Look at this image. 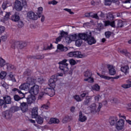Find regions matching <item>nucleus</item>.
I'll return each instance as SVG.
<instances>
[{"label":"nucleus","instance_id":"bf43d9fd","mask_svg":"<svg viewBox=\"0 0 131 131\" xmlns=\"http://www.w3.org/2000/svg\"><path fill=\"white\" fill-rule=\"evenodd\" d=\"M8 38V36L7 35H4L1 37V39L3 41H6Z\"/></svg>","mask_w":131,"mask_h":131},{"label":"nucleus","instance_id":"58836bf2","mask_svg":"<svg viewBox=\"0 0 131 131\" xmlns=\"http://www.w3.org/2000/svg\"><path fill=\"white\" fill-rule=\"evenodd\" d=\"M98 75L101 77V78H103V79H106L107 80H109L111 79L112 78L109 76H105L104 75L100 74L98 73Z\"/></svg>","mask_w":131,"mask_h":131},{"label":"nucleus","instance_id":"8fccbe9b","mask_svg":"<svg viewBox=\"0 0 131 131\" xmlns=\"http://www.w3.org/2000/svg\"><path fill=\"white\" fill-rule=\"evenodd\" d=\"M112 2H113V0H105L104 5L105 6H110L112 4Z\"/></svg>","mask_w":131,"mask_h":131},{"label":"nucleus","instance_id":"f3484780","mask_svg":"<svg viewBox=\"0 0 131 131\" xmlns=\"http://www.w3.org/2000/svg\"><path fill=\"white\" fill-rule=\"evenodd\" d=\"M107 68L109 70V73L111 75H115L116 74V70L114 68V67L110 64L107 65Z\"/></svg>","mask_w":131,"mask_h":131},{"label":"nucleus","instance_id":"09e8293b","mask_svg":"<svg viewBox=\"0 0 131 131\" xmlns=\"http://www.w3.org/2000/svg\"><path fill=\"white\" fill-rule=\"evenodd\" d=\"M6 31V28L3 26H0V35H2Z\"/></svg>","mask_w":131,"mask_h":131},{"label":"nucleus","instance_id":"2f4dec72","mask_svg":"<svg viewBox=\"0 0 131 131\" xmlns=\"http://www.w3.org/2000/svg\"><path fill=\"white\" fill-rule=\"evenodd\" d=\"M117 120H118V118L117 117H114L111 121L110 122L111 125H114V124H116V122H117Z\"/></svg>","mask_w":131,"mask_h":131},{"label":"nucleus","instance_id":"13d9d810","mask_svg":"<svg viewBox=\"0 0 131 131\" xmlns=\"http://www.w3.org/2000/svg\"><path fill=\"white\" fill-rule=\"evenodd\" d=\"M23 26H24V24L23 23V21H18V27H19V28H22Z\"/></svg>","mask_w":131,"mask_h":131},{"label":"nucleus","instance_id":"a19ab883","mask_svg":"<svg viewBox=\"0 0 131 131\" xmlns=\"http://www.w3.org/2000/svg\"><path fill=\"white\" fill-rule=\"evenodd\" d=\"M74 99H75V100L77 101V102H81L82 101L83 99L79 96V95H76L74 96Z\"/></svg>","mask_w":131,"mask_h":131},{"label":"nucleus","instance_id":"423d86ee","mask_svg":"<svg viewBox=\"0 0 131 131\" xmlns=\"http://www.w3.org/2000/svg\"><path fill=\"white\" fill-rule=\"evenodd\" d=\"M68 56L71 58L73 57H75V58H85V57H86V55L81 54V52L79 51L71 52L68 54Z\"/></svg>","mask_w":131,"mask_h":131},{"label":"nucleus","instance_id":"680f3d73","mask_svg":"<svg viewBox=\"0 0 131 131\" xmlns=\"http://www.w3.org/2000/svg\"><path fill=\"white\" fill-rule=\"evenodd\" d=\"M45 56L41 55H38L36 57H34V59H43Z\"/></svg>","mask_w":131,"mask_h":131},{"label":"nucleus","instance_id":"cd10ccee","mask_svg":"<svg viewBox=\"0 0 131 131\" xmlns=\"http://www.w3.org/2000/svg\"><path fill=\"white\" fill-rule=\"evenodd\" d=\"M77 37H78L80 39H78L76 40V42H75L76 46V47H80L81 46V43H82V39L79 37V34H78V36H77Z\"/></svg>","mask_w":131,"mask_h":131},{"label":"nucleus","instance_id":"052dcab7","mask_svg":"<svg viewBox=\"0 0 131 131\" xmlns=\"http://www.w3.org/2000/svg\"><path fill=\"white\" fill-rule=\"evenodd\" d=\"M58 4V2L55 1V0H53L52 1H50L49 2V5H57Z\"/></svg>","mask_w":131,"mask_h":131},{"label":"nucleus","instance_id":"f03ea898","mask_svg":"<svg viewBox=\"0 0 131 131\" xmlns=\"http://www.w3.org/2000/svg\"><path fill=\"white\" fill-rule=\"evenodd\" d=\"M25 76L27 77L26 83L21 84L19 87V90L21 91H29L30 90V88L32 85L35 84V82L36 81V79H33L32 80V77L31 75L30 70H27L24 72Z\"/></svg>","mask_w":131,"mask_h":131},{"label":"nucleus","instance_id":"774afa93","mask_svg":"<svg viewBox=\"0 0 131 131\" xmlns=\"http://www.w3.org/2000/svg\"><path fill=\"white\" fill-rule=\"evenodd\" d=\"M127 106L128 107H126L127 110H129L131 112V103L128 104Z\"/></svg>","mask_w":131,"mask_h":131},{"label":"nucleus","instance_id":"7c9ffc66","mask_svg":"<svg viewBox=\"0 0 131 131\" xmlns=\"http://www.w3.org/2000/svg\"><path fill=\"white\" fill-rule=\"evenodd\" d=\"M84 76L86 78L91 77L92 76V72H91L90 70H88L84 73Z\"/></svg>","mask_w":131,"mask_h":131},{"label":"nucleus","instance_id":"dca6fc26","mask_svg":"<svg viewBox=\"0 0 131 131\" xmlns=\"http://www.w3.org/2000/svg\"><path fill=\"white\" fill-rule=\"evenodd\" d=\"M35 100H36L35 96L32 95H29L27 98V100L28 104H32V103H34V102H35Z\"/></svg>","mask_w":131,"mask_h":131},{"label":"nucleus","instance_id":"7ed1b4c3","mask_svg":"<svg viewBox=\"0 0 131 131\" xmlns=\"http://www.w3.org/2000/svg\"><path fill=\"white\" fill-rule=\"evenodd\" d=\"M79 37H80L81 39L87 41L89 45H92L95 44L96 42V39L94 37L92 36V32L88 31L86 33L79 34Z\"/></svg>","mask_w":131,"mask_h":131},{"label":"nucleus","instance_id":"c9c22d12","mask_svg":"<svg viewBox=\"0 0 131 131\" xmlns=\"http://www.w3.org/2000/svg\"><path fill=\"white\" fill-rule=\"evenodd\" d=\"M129 80H128L127 81V82L128 84H123L122 85V88L123 89H129V88H131V83H129Z\"/></svg>","mask_w":131,"mask_h":131},{"label":"nucleus","instance_id":"393cba45","mask_svg":"<svg viewBox=\"0 0 131 131\" xmlns=\"http://www.w3.org/2000/svg\"><path fill=\"white\" fill-rule=\"evenodd\" d=\"M111 26L112 27H115V21H110V20H106L104 21V26Z\"/></svg>","mask_w":131,"mask_h":131},{"label":"nucleus","instance_id":"9b49d317","mask_svg":"<svg viewBox=\"0 0 131 131\" xmlns=\"http://www.w3.org/2000/svg\"><path fill=\"white\" fill-rule=\"evenodd\" d=\"M27 18L31 19V20H37L38 16L37 15V14H35L34 12L30 11L27 13Z\"/></svg>","mask_w":131,"mask_h":131},{"label":"nucleus","instance_id":"c85d7f7f","mask_svg":"<svg viewBox=\"0 0 131 131\" xmlns=\"http://www.w3.org/2000/svg\"><path fill=\"white\" fill-rule=\"evenodd\" d=\"M91 88L92 91H95V92H99V91H100V85L98 84L92 85Z\"/></svg>","mask_w":131,"mask_h":131},{"label":"nucleus","instance_id":"aec40b11","mask_svg":"<svg viewBox=\"0 0 131 131\" xmlns=\"http://www.w3.org/2000/svg\"><path fill=\"white\" fill-rule=\"evenodd\" d=\"M30 73H31L30 76L32 77V80L33 79L36 80L35 83L36 82V81H37L38 82H39V83H40L41 84V83H43V82H45V80H43V78L42 77H40V78L34 77L33 76L31 75V71H30Z\"/></svg>","mask_w":131,"mask_h":131},{"label":"nucleus","instance_id":"5701e85b","mask_svg":"<svg viewBox=\"0 0 131 131\" xmlns=\"http://www.w3.org/2000/svg\"><path fill=\"white\" fill-rule=\"evenodd\" d=\"M3 99L5 101L4 103H5V104H11L12 103V99L10 96L6 95L4 96Z\"/></svg>","mask_w":131,"mask_h":131},{"label":"nucleus","instance_id":"1a4fd4ad","mask_svg":"<svg viewBox=\"0 0 131 131\" xmlns=\"http://www.w3.org/2000/svg\"><path fill=\"white\" fill-rule=\"evenodd\" d=\"M77 39V35H70L68 37H66V41L68 42V43H70V42L72 41H74V40H76Z\"/></svg>","mask_w":131,"mask_h":131},{"label":"nucleus","instance_id":"4d7b16f0","mask_svg":"<svg viewBox=\"0 0 131 131\" xmlns=\"http://www.w3.org/2000/svg\"><path fill=\"white\" fill-rule=\"evenodd\" d=\"M63 11H66V12H68V13H69V14H71V15H73V14H74L73 12L71 11V9H70L64 8L63 9Z\"/></svg>","mask_w":131,"mask_h":131},{"label":"nucleus","instance_id":"a878e982","mask_svg":"<svg viewBox=\"0 0 131 131\" xmlns=\"http://www.w3.org/2000/svg\"><path fill=\"white\" fill-rule=\"evenodd\" d=\"M11 15V13L10 12H6L4 18H2L1 21V22H3V23H5L6 21H8V19H10V16Z\"/></svg>","mask_w":131,"mask_h":131},{"label":"nucleus","instance_id":"ddd939ff","mask_svg":"<svg viewBox=\"0 0 131 131\" xmlns=\"http://www.w3.org/2000/svg\"><path fill=\"white\" fill-rule=\"evenodd\" d=\"M12 116H13L12 115V112L10 111H6L5 112H3V117L6 119H7V120L11 119V118H12Z\"/></svg>","mask_w":131,"mask_h":131},{"label":"nucleus","instance_id":"2eb2a0df","mask_svg":"<svg viewBox=\"0 0 131 131\" xmlns=\"http://www.w3.org/2000/svg\"><path fill=\"white\" fill-rule=\"evenodd\" d=\"M38 107H35L32 109L31 114L32 118H36L37 117V115H38Z\"/></svg>","mask_w":131,"mask_h":131},{"label":"nucleus","instance_id":"9d476101","mask_svg":"<svg viewBox=\"0 0 131 131\" xmlns=\"http://www.w3.org/2000/svg\"><path fill=\"white\" fill-rule=\"evenodd\" d=\"M14 9H16V11H22V9H23V6H22V4L19 0H16L14 3Z\"/></svg>","mask_w":131,"mask_h":131},{"label":"nucleus","instance_id":"864d4df0","mask_svg":"<svg viewBox=\"0 0 131 131\" xmlns=\"http://www.w3.org/2000/svg\"><path fill=\"white\" fill-rule=\"evenodd\" d=\"M29 121H30V122H31V123H34V126H36V127H37V128H39L38 125L35 124V120L33 119H29Z\"/></svg>","mask_w":131,"mask_h":131},{"label":"nucleus","instance_id":"0eeeda50","mask_svg":"<svg viewBox=\"0 0 131 131\" xmlns=\"http://www.w3.org/2000/svg\"><path fill=\"white\" fill-rule=\"evenodd\" d=\"M29 93L31 94V95H34L35 96L38 95V93H39V86L37 84L31 86Z\"/></svg>","mask_w":131,"mask_h":131},{"label":"nucleus","instance_id":"b1692460","mask_svg":"<svg viewBox=\"0 0 131 131\" xmlns=\"http://www.w3.org/2000/svg\"><path fill=\"white\" fill-rule=\"evenodd\" d=\"M11 20L14 22H18L20 20V16L17 13H15L11 16Z\"/></svg>","mask_w":131,"mask_h":131},{"label":"nucleus","instance_id":"20e7f679","mask_svg":"<svg viewBox=\"0 0 131 131\" xmlns=\"http://www.w3.org/2000/svg\"><path fill=\"white\" fill-rule=\"evenodd\" d=\"M59 69L62 70L64 73L69 71V64L67 63V59H63L62 61L59 62Z\"/></svg>","mask_w":131,"mask_h":131},{"label":"nucleus","instance_id":"a18cd8bd","mask_svg":"<svg viewBox=\"0 0 131 131\" xmlns=\"http://www.w3.org/2000/svg\"><path fill=\"white\" fill-rule=\"evenodd\" d=\"M107 20H110L111 21H112V20L114 19V16H113V14L111 13H108L107 16Z\"/></svg>","mask_w":131,"mask_h":131},{"label":"nucleus","instance_id":"de8ad7c7","mask_svg":"<svg viewBox=\"0 0 131 131\" xmlns=\"http://www.w3.org/2000/svg\"><path fill=\"white\" fill-rule=\"evenodd\" d=\"M12 91L13 92H17V93H18V94H20L21 95H23V96L24 97H25V94H24V93H22V92H21V91L19 90V89H17V88H14L12 90Z\"/></svg>","mask_w":131,"mask_h":131},{"label":"nucleus","instance_id":"6e6d98bb","mask_svg":"<svg viewBox=\"0 0 131 131\" xmlns=\"http://www.w3.org/2000/svg\"><path fill=\"white\" fill-rule=\"evenodd\" d=\"M111 34H112V33H111L110 31H107L105 33V35L106 38H109V37L111 36Z\"/></svg>","mask_w":131,"mask_h":131},{"label":"nucleus","instance_id":"c756f323","mask_svg":"<svg viewBox=\"0 0 131 131\" xmlns=\"http://www.w3.org/2000/svg\"><path fill=\"white\" fill-rule=\"evenodd\" d=\"M8 80H11L13 82H16V79H15V77L14 75H13V73H10L8 76Z\"/></svg>","mask_w":131,"mask_h":131},{"label":"nucleus","instance_id":"39448f33","mask_svg":"<svg viewBox=\"0 0 131 131\" xmlns=\"http://www.w3.org/2000/svg\"><path fill=\"white\" fill-rule=\"evenodd\" d=\"M102 106L103 105L101 103H99L98 106L97 108V104L96 103H94L92 104L90 106V111H91V113L95 114L97 112H100V111L101 110V108H102Z\"/></svg>","mask_w":131,"mask_h":131},{"label":"nucleus","instance_id":"e2e57ef3","mask_svg":"<svg viewBox=\"0 0 131 131\" xmlns=\"http://www.w3.org/2000/svg\"><path fill=\"white\" fill-rule=\"evenodd\" d=\"M62 37L61 36H59L58 37H57L56 39V41H55V43H58V42H59V41H60V40H61L62 39Z\"/></svg>","mask_w":131,"mask_h":131},{"label":"nucleus","instance_id":"4be33fe9","mask_svg":"<svg viewBox=\"0 0 131 131\" xmlns=\"http://www.w3.org/2000/svg\"><path fill=\"white\" fill-rule=\"evenodd\" d=\"M28 107L27 103L25 102H23L20 104V108L22 112H26L28 110Z\"/></svg>","mask_w":131,"mask_h":131},{"label":"nucleus","instance_id":"f8f14e48","mask_svg":"<svg viewBox=\"0 0 131 131\" xmlns=\"http://www.w3.org/2000/svg\"><path fill=\"white\" fill-rule=\"evenodd\" d=\"M124 125V120L123 119H120L117 123L116 128L118 130H121L123 129Z\"/></svg>","mask_w":131,"mask_h":131},{"label":"nucleus","instance_id":"f704fd0d","mask_svg":"<svg viewBox=\"0 0 131 131\" xmlns=\"http://www.w3.org/2000/svg\"><path fill=\"white\" fill-rule=\"evenodd\" d=\"M8 63L6 62V60L2 57H0V66L4 67V66L7 65Z\"/></svg>","mask_w":131,"mask_h":131},{"label":"nucleus","instance_id":"6e6552de","mask_svg":"<svg viewBox=\"0 0 131 131\" xmlns=\"http://www.w3.org/2000/svg\"><path fill=\"white\" fill-rule=\"evenodd\" d=\"M85 16L86 17H92V18H95V19H97L98 20L99 16L103 18V17H104V14H103V12L99 11L98 12V14L94 13L93 12L86 13Z\"/></svg>","mask_w":131,"mask_h":131},{"label":"nucleus","instance_id":"473e14b6","mask_svg":"<svg viewBox=\"0 0 131 131\" xmlns=\"http://www.w3.org/2000/svg\"><path fill=\"white\" fill-rule=\"evenodd\" d=\"M49 108H50V106H49V105L42 104L40 106V110H41V111H45V110H49Z\"/></svg>","mask_w":131,"mask_h":131},{"label":"nucleus","instance_id":"a211bd4d","mask_svg":"<svg viewBox=\"0 0 131 131\" xmlns=\"http://www.w3.org/2000/svg\"><path fill=\"white\" fill-rule=\"evenodd\" d=\"M58 50H59L60 52H67L68 51V48L67 47H64L63 45H58L57 50L55 51L58 53Z\"/></svg>","mask_w":131,"mask_h":131},{"label":"nucleus","instance_id":"0e129e2a","mask_svg":"<svg viewBox=\"0 0 131 131\" xmlns=\"http://www.w3.org/2000/svg\"><path fill=\"white\" fill-rule=\"evenodd\" d=\"M120 53H122V54H123L124 55H127L128 53H127V51L125 50H121L120 51Z\"/></svg>","mask_w":131,"mask_h":131},{"label":"nucleus","instance_id":"c03bdc74","mask_svg":"<svg viewBox=\"0 0 131 131\" xmlns=\"http://www.w3.org/2000/svg\"><path fill=\"white\" fill-rule=\"evenodd\" d=\"M6 66H7V69L8 70H12V69H14V66H13L9 63H7L6 64Z\"/></svg>","mask_w":131,"mask_h":131},{"label":"nucleus","instance_id":"ea45409f","mask_svg":"<svg viewBox=\"0 0 131 131\" xmlns=\"http://www.w3.org/2000/svg\"><path fill=\"white\" fill-rule=\"evenodd\" d=\"M10 6H11V4H9L8 2H5L2 4V8L4 10H6Z\"/></svg>","mask_w":131,"mask_h":131},{"label":"nucleus","instance_id":"f257e3e1","mask_svg":"<svg viewBox=\"0 0 131 131\" xmlns=\"http://www.w3.org/2000/svg\"><path fill=\"white\" fill-rule=\"evenodd\" d=\"M57 75H52L50 78L48 84L50 88H48L44 89V92H41L40 93L39 96L38 97V100H41V98L45 96V94L46 95H49L51 97H54L55 96V93H56V82L57 81Z\"/></svg>","mask_w":131,"mask_h":131},{"label":"nucleus","instance_id":"37998d69","mask_svg":"<svg viewBox=\"0 0 131 131\" xmlns=\"http://www.w3.org/2000/svg\"><path fill=\"white\" fill-rule=\"evenodd\" d=\"M59 36H60L61 38L65 37L67 36V33L63 31H60L59 33Z\"/></svg>","mask_w":131,"mask_h":131},{"label":"nucleus","instance_id":"603ef678","mask_svg":"<svg viewBox=\"0 0 131 131\" xmlns=\"http://www.w3.org/2000/svg\"><path fill=\"white\" fill-rule=\"evenodd\" d=\"M69 63L71 65L74 66V65H76L77 62L73 59H71L69 60Z\"/></svg>","mask_w":131,"mask_h":131},{"label":"nucleus","instance_id":"5fc2aeb1","mask_svg":"<svg viewBox=\"0 0 131 131\" xmlns=\"http://www.w3.org/2000/svg\"><path fill=\"white\" fill-rule=\"evenodd\" d=\"M1 84H2V86H3V88L6 89V90L9 89V85H8L7 83L5 82H2Z\"/></svg>","mask_w":131,"mask_h":131},{"label":"nucleus","instance_id":"412c9836","mask_svg":"<svg viewBox=\"0 0 131 131\" xmlns=\"http://www.w3.org/2000/svg\"><path fill=\"white\" fill-rule=\"evenodd\" d=\"M121 71L125 75L127 74V73H128V71H129V68L128 67V66L126 65L121 67Z\"/></svg>","mask_w":131,"mask_h":131},{"label":"nucleus","instance_id":"72a5a7b5","mask_svg":"<svg viewBox=\"0 0 131 131\" xmlns=\"http://www.w3.org/2000/svg\"><path fill=\"white\" fill-rule=\"evenodd\" d=\"M7 72L6 71H1L0 72V78L1 79H5L6 76H7Z\"/></svg>","mask_w":131,"mask_h":131},{"label":"nucleus","instance_id":"6ab92c4d","mask_svg":"<svg viewBox=\"0 0 131 131\" xmlns=\"http://www.w3.org/2000/svg\"><path fill=\"white\" fill-rule=\"evenodd\" d=\"M86 119H88L86 116L82 115V112H80L78 119L79 121H80V122H84Z\"/></svg>","mask_w":131,"mask_h":131},{"label":"nucleus","instance_id":"bb28decb","mask_svg":"<svg viewBox=\"0 0 131 131\" xmlns=\"http://www.w3.org/2000/svg\"><path fill=\"white\" fill-rule=\"evenodd\" d=\"M36 121L38 123V124H42L43 123V118H42L40 116H38L37 118H36Z\"/></svg>","mask_w":131,"mask_h":131},{"label":"nucleus","instance_id":"3c124183","mask_svg":"<svg viewBox=\"0 0 131 131\" xmlns=\"http://www.w3.org/2000/svg\"><path fill=\"white\" fill-rule=\"evenodd\" d=\"M118 27H122L123 26V21L121 20H119L117 21Z\"/></svg>","mask_w":131,"mask_h":131},{"label":"nucleus","instance_id":"338daca9","mask_svg":"<svg viewBox=\"0 0 131 131\" xmlns=\"http://www.w3.org/2000/svg\"><path fill=\"white\" fill-rule=\"evenodd\" d=\"M43 10V9L42 8V7H39L38 8V13L39 14H40V13H42Z\"/></svg>","mask_w":131,"mask_h":131},{"label":"nucleus","instance_id":"69168bd1","mask_svg":"<svg viewBox=\"0 0 131 131\" xmlns=\"http://www.w3.org/2000/svg\"><path fill=\"white\" fill-rule=\"evenodd\" d=\"M110 102H111V103H117V99L113 98L111 100H110Z\"/></svg>","mask_w":131,"mask_h":131},{"label":"nucleus","instance_id":"79ce46f5","mask_svg":"<svg viewBox=\"0 0 131 131\" xmlns=\"http://www.w3.org/2000/svg\"><path fill=\"white\" fill-rule=\"evenodd\" d=\"M90 101H92V97L86 96L84 104H85V105H86V104H89V103H90Z\"/></svg>","mask_w":131,"mask_h":131},{"label":"nucleus","instance_id":"e433bc0d","mask_svg":"<svg viewBox=\"0 0 131 131\" xmlns=\"http://www.w3.org/2000/svg\"><path fill=\"white\" fill-rule=\"evenodd\" d=\"M69 120H71V118L69 116H65L62 119L63 123H67Z\"/></svg>","mask_w":131,"mask_h":131},{"label":"nucleus","instance_id":"4c0bfd02","mask_svg":"<svg viewBox=\"0 0 131 131\" xmlns=\"http://www.w3.org/2000/svg\"><path fill=\"white\" fill-rule=\"evenodd\" d=\"M84 81H88L90 83H93L94 82V78L91 77H88V78H85L84 79Z\"/></svg>","mask_w":131,"mask_h":131},{"label":"nucleus","instance_id":"4468645a","mask_svg":"<svg viewBox=\"0 0 131 131\" xmlns=\"http://www.w3.org/2000/svg\"><path fill=\"white\" fill-rule=\"evenodd\" d=\"M49 124H59L60 123V120L57 118H51L50 119Z\"/></svg>","mask_w":131,"mask_h":131},{"label":"nucleus","instance_id":"49530a36","mask_svg":"<svg viewBox=\"0 0 131 131\" xmlns=\"http://www.w3.org/2000/svg\"><path fill=\"white\" fill-rule=\"evenodd\" d=\"M21 97H20L19 96L15 95L14 96V99L15 100V101H19V100H21V99H23V98H24L23 95H21Z\"/></svg>","mask_w":131,"mask_h":131}]
</instances>
